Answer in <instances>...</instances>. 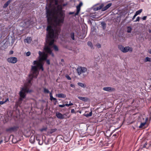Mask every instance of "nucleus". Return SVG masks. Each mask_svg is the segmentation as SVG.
<instances>
[{"instance_id":"obj_1","label":"nucleus","mask_w":151,"mask_h":151,"mask_svg":"<svg viewBox=\"0 0 151 151\" xmlns=\"http://www.w3.org/2000/svg\"><path fill=\"white\" fill-rule=\"evenodd\" d=\"M60 13V17L51 18L49 22L47 19L48 26L47 30L48 33L47 35L46 44L45 45L44 50L46 52L50 54L53 57L54 55L52 52V48L53 47L56 51L58 50V47L53 44L54 39L58 38L60 31V26L64 22L63 15L61 13Z\"/></svg>"},{"instance_id":"obj_2","label":"nucleus","mask_w":151,"mask_h":151,"mask_svg":"<svg viewBox=\"0 0 151 151\" xmlns=\"http://www.w3.org/2000/svg\"><path fill=\"white\" fill-rule=\"evenodd\" d=\"M39 59L38 61H34L33 64L34 66H32L29 78L27 79V82L25 84L24 87L21 88L19 93L20 98L19 99V103L20 104L23 99H25L26 95V93L30 92L31 91L29 90V88L30 86L31 83V81L33 78H36L38 74V69H41L43 70L42 67L43 64V60H46L47 57V54L45 52H39Z\"/></svg>"},{"instance_id":"obj_3","label":"nucleus","mask_w":151,"mask_h":151,"mask_svg":"<svg viewBox=\"0 0 151 151\" xmlns=\"http://www.w3.org/2000/svg\"><path fill=\"white\" fill-rule=\"evenodd\" d=\"M46 7V17L49 22L51 18H58L61 17L60 13L64 14L62 12L61 9L58 4V1L56 0H47Z\"/></svg>"},{"instance_id":"obj_4","label":"nucleus","mask_w":151,"mask_h":151,"mask_svg":"<svg viewBox=\"0 0 151 151\" xmlns=\"http://www.w3.org/2000/svg\"><path fill=\"white\" fill-rule=\"evenodd\" d=\"M118 48L123 52L126 53L128 51L132 52V51L133 49L132 47L127 46L124 47L121 45H119L118 46Z\"/></svg>"},{"instance_id":"obj_5","label":"nucleus","mask_w":151,"mask_h":151,"mask_svg":"<svg viewBox=\"0 0 151 151\" xmlns=\"http://www.w3.org/2000/svg\"><path fill=\"white\" fill-rule=\"evenodd\" d=\"M78 75H80L82 73H85L87 71V69L85 67H79L77 69Z\"/></svg>"},{"instance_id":"obj_6","label":"nucleus","mask_w":151,"mask_h":151,"mask_svg":"<svg viewBox=\"0 0 151 151\" xmlns=\"http://www.w3.org/2000/svg\"><path fill=\"white\" fill-rule=\"evenodd\" d=\"M7 61L9 63H15L17 61V58L15 57H12L8 58Z\"/></svg>"},{"instance_id":"obj_7","label":"nucleus","mask_w":151,"mask_h":151,"mask_svg":"<svg viewBox=\"0 0 151 151\" xmlns=\"http://www.w3.org/2000/svg\"><path fill=\"white\" fill-rule=\"evenodd\" d=\"M103 90L106 91H113L115 90V89L111 87H105L103 88Z\"/></svg>"},{"instance_id":"obj_8","label":"nucleus","mask_w":151,"mask_h":151,"mask_svg":"<svg viewBox=\"0 0 151 151\" xmlns=\"http://www.w3.org/2000/svg\"><path fill=\"white\" fill-rule=\"evenodd\" d=\"M83 5L82 2H80L79 4L76 7L77 12L75 14L76 15H78V14L80 10V7Z\"/></svg>"},{"instance_id":"obj_9","label":"nucleus","mask_w":151,"mask_h":151,"mask_svg":"<svg viewBox=\"0 0 151 151\" xmlns=\"http://www.w3.org/2000/svg\"><path fill=\"white\" fill-rule=\"evenodd\" d=\"M56 116L58 118L60 119H63L64 118V115L59 112H57Z\"/></svg>"},{"instance_id":"obj_10","label":"nucleus","mask_w":151,"mask_h":151,"mask_svg":"<svg viewBox=\"0 0 151 151\" xmlns=\"http://www.w3.org/2000/svg\"><path fill=\"white\" fill-rule=\"evenodd\" d=\"M112 5L111 3H109L105 7H103L102 9V11H105L108 9L109 7H110Z\"/></svg>"},{"instance_id":"obj_11","label":"nucleus","mask_w":151,"mask_h":151,"mask_svg":"<svg viewBox=\"0 0 151 151\" xmlns=\"http://www.w3.org/2000/svg\"><path fill=\"white\" fill-rule=\"evenodd\" d=\"M56 96L58 98H65L66 96L63 93H60L56 94Z\"/></svg>"},{"instance_id":"obj_12","label":"nucleus","mask_w":151,"mask_h":151,"mask_svg":"<svg viewBox=\"0 0 151 151\" xmlns=\"http://www.w3.org/2000/svg\"><path fill=\"white\" fill-rule=\"evenodd\" d=\"M31 37H27L26 39L24 40V42L25 43H29L31 42Z\"/></svg>"},{"instance_id":"obj_13","label":"nucleus","mask_w":151,"mask_h":151,"mask_svg":"<svg viewBox=\"0 0 151 151\" xmlns=\"http://www.w3.org/2000/svg\"><path fill=\"white\" fill-rule=\"evenodd\" d=\"M29 141L31 143H33L35 141V137L32 136L30 138Z\"/></svg>"},{"instance_id":"obj_14","label":"nucleus","mask_w":151,"mask_h":151,"mask_svg":"<svg viewBox=\"0 0 151 151\" xmlns=\"http://www.w3.org/2000/svg\"><path fill=\"white\" fill-rule=\"evenodd\" d=\"M147 118L145 119V122H144L141 123L139 127V128H143L145 125V124H146V122L147 120Z\"/></svg>"},{"instance_id":"obj_15","label":"nucleus","mask_w":151,"mask_h":151,"mask_svg":"<svg viewBox=\"0 0 151 151\" xmlns=\"http://www.w3.org/2000/svg\"><path fill=\"white\" fill-rule=\"evenodd\" d=\"M104 6L103 4H101L99 6V7H97L94 8V9L95 11H97L101 9Z\"/></svg>"},{"instance_id":"obj_16","label":"nucleus","mask_w":151,"mask_h":151,"mask_svg":"<svg viewBox=\"0 0 151 151\" xmlns=\"http://www.w3.org/2000/svg\"><path fill=\"white\" fill-rule=\"evenodd\" d=\"M78 98L79 99L84 101H86L88 100V99L86 97H83L81 96H78Z\"/></svg>"},{"instance_id":"obj_17","label":"nucleus","mask_w":151,"mask_h":151,"mask_svg":"<svg viewBox=\"0 0 151 151\" xmlns=\"http://www.w3.org/2000/svg\"><path fill=\"white\" fill-rule=\"evenodd\" d=\"M11 0H9L4 5V8H6L10 4V3L11 2Z\"/></svg>"},{"instance_id":"obj_18","label":"nucleus","mask_w":151,"mask_h":151,"mask_svg":"<svg viewBox=\"0 0 151 151\" xmlns=\"http://www.w3.org/2000/svg\"><path fill=\"white\" fill-rule=\"evenodd\" d=\"M78 85L79 86H80L81 87L83 88H85L86 87V85H85L84 84L81 83H78Z\"/></svg>"},{"instance_id":"obj_19","label":"nucleus","mask_w":151,"mask_h":151,"mask_svg":"<svg viewBox=\"0 0 151 151\" xmlns=\"http://www.w3.org/2000/svg\"><path fill=\"white\" fill-rule=\"evenodd\" d=\"M127 32L128 33H130L132 30V28L131 27L128 26L127 27Z\"/></svg>"},{"instance_id":"obj_20","label":"nucleus","mask_w":151,"mask_h":151,"mask_svg":"<svg viewBox=\"0 0 151 151\" xmlns=\"http://www.w3.org/2000/svg\"><path fill=\"white\" fill-rule=\"evenodd\" d=\"M144 62H151V59L150 58L146 57L145 59Z\"/></svg>"},{"instance_id":"obj_21","label":"nucleus","mask_w":151,"mask_h":151,"mask_svg":"<svg viewBox=\"0 0 151 151\" xmlns=\"http://www.w3.org/2000/svg\"><path fill=\"white\" fill-rule=\"evenodd\" d=\"M9 101L8 98L6 99L5 100L1 101H0V104L2 105Z\"/></svg>"},{"instance_id":"obj_22","label":"nucleus","mask_w":151,"mask_h":151,"mask_svg":"<svg viewBox=\"0 0 151 151\" xmlns=\"http://www.w3.org/2000/svg\"><path fill=\"white\" fill-rule=\"evenodd\" d=\"M142 11V9H140L136 12L135 14L137 16V15L139 14L140 13H141Z\"/></svg>"},{"instance_id":"obj_23","label":"nucleus","mask_w":151,"mask_h":151,"mask_svg":"<svg viewBox=\"0 0 151 151\" xmlns=\"http://www.w3.org/2000/svg\"><path fill=\"white\" fill-rule=\"evenodd\" d=\"M70 36L72 38V39L74 40H75V38H74V33L73 32H71L70 33Z\"/></svg>"},{"instance_id":"obj_24","label":"nucleus","mask_w":151,"mask_h":151,"mask_svg":"<svg viewBox=\"0 0 151 151\" xmlns=\"http://www.w3.org/2000/svg\"><path fill=\"white\" fill-rule=\"evenodd\" d=\"M84 115L86 117L91 116L92 115V112L91 111L89 114H85Z\"/></svg>"},{"instance_id":"obj_25","label":"nucleus","mask_w":151,"mask_h":151,"mask_svg":"<svg viewBox=\"0 0 151 151\" xmlns=\"http://www.w3.org/2000/svg\"><path fill=\"white\" fill-rule=\"evenodd\" d=\"M87 44L91 48H92L93 47V45L92 43L91 42H88Z\"/></svg>"},{"instance_id":"obj_26","label":"nucleus","mask_w":151,"mask_h":151,"mask_svg":"<svg viewBox=\"0 0 151 151\" xmlns=\"http://www.w3.org/2000/svg\"><path fill=\"white\" fill-rule=\"evenodd\" d=\"M44 92L45 93H48L49 92V90L46 88H44Z\"/></svg>"},{"instance_id":"obj_27","label":"nucleus","mask_w":151,"mask_h":151,"mask_svg":"<svg viewBox=\"0 0 151 151\" xmlns=\"http://www.w3.org/2000/svg\"><path fill=\"white\" fill-rule=\"evenodd\" d=\"M73 105V103H72L71 102H70L68 104H66L65 106H70L72 105Z\"/></svg>"},{"instance_id":"obj_28","label":"nucleus","mask_w":151,"mask_h":151,"mask_svg":"<svg viewBox=\"0 0 151 151\" xmlns=\"http://www.w3.org/2000/svg\"><path fill=\"white\" fill-rule=\"evenodd\" d=\"M36 139L37 141H39V142H38V143H39V145H42V142H40V141L39 139H37V137H36Z\"/></svg>"},{"instance_id":"obj_29","label":"nucleus","mask_w":151,"mask_h":151,"mask_svg":"<svg viewBox=\"0 0 151 151\" xmlns=\"http://www.w3.org/2000/svg\"><path fill=\"white\" fill-rule=\"evenodd\" d=\"M140 19V17H137L136 19L134 21V22H139Z\"/></svg>"},{"instance_id":"obj_30","label":"nucleus","mask_w":151,"mask_h":151,"mask_svg":"<svg viewBox=\"0 0 151 151\" xmlns=\"http://www.w3.org/2000/svg\"><path fill=\"white\" fill-rule=\"evenodd\" d=\"M66 77L68 80H70L71 79V78L69 76H68V75L66 76Z\"/></svg>"},{"instance_id":"obj_31","label":"nucleus","mask_w":151,"mask_h":151,"mask_svg":"<svg viewBox=\"0 0 151 151\" xmlns=\"http://www.w3.org/2000/svg\"><path fill=\"white\" fill-rule=\"evenodd\" d=\"M30 52H27L26 53V55L27 56H29L30 55Z\"/></svg>"},{"instance_id":"obj_32","label":"nucleus","mask_w":151,"mask_h":151,"mask_svg":"<svg viewBox=\"0 0 151 151\" xmlns=\"http://www.w3.org/2000/svg\"><path fill=\"white\" fill-rule=\"evenodd\" d=\"M65 106V104H63V105H59V106L60 107H64Z\"/></svg>"},{"instance_id":"obj_33","label":"nucleus","mask_w":151,"mask_h":151,"mask_svg":"<svg viewBox=\"0 0 151 151\" xmlns=\"http://www.w3.org/2000/svg\"><path fill=\"white\" fill-rule=\"evenodd\" d=\"M146 18H147L146 16H144L142 18V19L143 20H145L146 19Z\"/></svg>"},{"instance_id":"obj_34","label":"nucleus","mask_w":151,"mask_h":151,"mask_svg":"<svg viewBox=\"0 0 151 151\" xmlns=\"http://www.w3.org/2000/svg\"><path fill=\"white\" fill-rule=\"evenodd\" d=\"M47 63L49 65L50 64V62L49 60H47L46 61Z\"/></svg>"},{"instance_id":"obj_35","label":"nucleus","mask_w":151,"mask_h":151,"mask_svg":"<svg viewBox=\"0 0 151 151\" xmlns=\"http://www.w3.org/2000/svg\"><path fill=\"white\" fill-rule=\"evenodd\" d=\"M136 16H137V15L135 14L134 15V16L132 18V19L134 20L135 19Z\"/></svg>"},{"instance_id":"obj_36","label":"nucleus","mask_w":151,"mask_h":151,"mask_svg":"<svg viewBox=\"0 0 151 151\" xmlns=\"http://www.w3.org/2000/svg\"><path fill=\"white\" fill-rule=\"evenodd\" d=\"M53 100L55 101V103L54 104H55L57 102V99L56 98H54L53 99Z\"/></svg>"},{"instance_id":"obj_37","label":"nucleus","mask_w":151,"mask_h":151,"mask_svg":"<svg viewBox=\"0 0 151 151\" xmlns=\"http://www.w3.org/2000/svg\"><path fill=\"white\" fill-rule=\"evenodd\" d=\"M71 112L72 113H75V110L74 109H72L71 110Z\"/></svg>"},{"instance_id":"obj_38","label":"nucleus","mask_w":151,"mask_h":151,"mask_svg":"<svg viewBox=\"0 0 151 151\" xmlns=\"http://www.w3.org/2000/svg\"><path fill=\"white\" fill-rule=\"evenodd\" d=\"M70 86L71 87H73V88H74L75 87V85L73 84H71L70 85Z\"/></svg>"},{"instance_id":"obj_39","label":"nucleus","mask_w":151,"mask_h":151,"mask_svg":"<svg viewBox=\"0 0 151 151\" xmlns=\"http://www.w3.org/2000/svg\"><path fill=\"white\" fill-rule=\"evenodd\" d=\"M97 47L98 48H99L101 47V45L100 44H99L97 45Z\"/></svg>"},{"instance_id":"obj_40","label":"nucleus","mask_w":151,"mask_h":151,"mask_svg":"<svg viewBox=\"0 0 151 151\" xmlns=\"http://www.w3.org/2000/svg\"><path fill=\"white\" fill-rule=\"evenodd\" d=\"M101 24H102V26L103 27H104V26H105V23H101Z\"/></svg>"},{"instance_id":"obj_41","label":"nucleus","mask_w":151,"mask_h":151,"mask_svg":"<svg viewBox=\"0 0 151 151\" xmlns=\"http://www.w3.org/2000/svg\"><path fill=\"white\" fill-rule=\"evenodd\" d=\"M46 129L45 128L42 129H40V131L41 132H42V131H43L44 130H46Z\"/></svg>"},{"instance_id":"obj_42","label":"nucleus","mask_w":151,"mask_h":151,"mask_svg":"<svg viewBox=\"0 0 151 151\" xmlns=\"http://www.w3.org/2000/svg\"><path fill=\"white\" fill-rule=\"evenodd\" d=\"M54 98V97H53L52 96H51V97H50V99L52 101L53 100V99Z\"/></svg>"},{"instance_id":"obj_43","label":"nucleus","mask_w":151,"mask_h":151,"mask_svg":"<svg viewBox=\"0 0 151 151\" xmlns=\"http://www.w3.org/2000/svg\"><path fill=\"white\" fill-rule=\"evenodd\" d=\"M50 97H51V96H52V93L51 92H50Z\"/></svg>"},{"instance_id":"obj_44","label":"nucleus","mask_w":151,"mask_h":151,"mask_svg":"<svg viewBox=\"0 0 151 151\" xmlns=\"http://www.w3.org/2000/svg\"><path fill=\"white\" fill-rule=\"evenodd\" d=\"M14 129V128L13 127H11L10 128V130H13Z\"/></svg>"},{"instance_id":"obj_45","label":"nucleus","mask_w":151,"mask_h":151,"mask_svg":"<svg viewBox=\"0 0 151 151\" xmlns=\"http://www.w3.org/2000/svg\"><path fill=\"white\" fill-rule=\"evenodd\" d=\"M13 53V51H11L10 52V54H12Z\"/></svg>"},{"instance_id":"obj_46","label":"nucleus","mask_w":151,"mask_h":151,"mask_svg":"<svg viewBox=\"0 0 151 151\" xmlns=\"http://www.w3.org/2000/svg\"><path fill=\"white\" fill-rule=\"evenodd\" d=\"M147 145L146 143H145L143 147H146V145Z\"/></svg>"},{"instance_id":"obj_47","label":"nucleus","mask_w":151,"mask_h":151,"mask_svg":"<svg viewBox=\"0 0 151 151\" xmlns=\"http://www.w3.org/2000/svg\"><path fill=\"white\" fill-rule=\"evenodd\" d=\"M2 142H3L2 140H1L0 141V145Z\"/></svg>"},{"instance_id":"obj_48","label":"nucleus","mask_w":151,"mask_h":151,"mask_svg":"<svg viewBox=\"0 0 151 151\" xmlns=\"http://www.w3.org/2000/svg\"><path fill=\"white\" fill-rule=\"evenodd\" d=\"M149 52L150 54H151V49L149 51Z\"/></svg>"},{"instance_id":"obj_49","label":"nucleus","mask_w":151,"mask_h":151,"mask_svg":"<svg viewBox=\"0 0 151 151\" xmlns=\"http://www.w3.org/2000/svg\"><path fill=\"white\" fill-rule=\"evenodd\" d=\"M93 18H95V17L94 16H93V17H92Z\"/></svg>"},{"instance_id":"obj_50","label":"nucleus","mask_w":151,"mask_h":151,"mask_svg":"<svg viewBox=\"0 0 151 151\" xmlns=\"http://www.w3.org/2000/svg\"><path fill=\"white\" fill-rule=\"evenodd\" d=\"M63 60H61V61H63Z\"/></svg>"}]
</instances>
